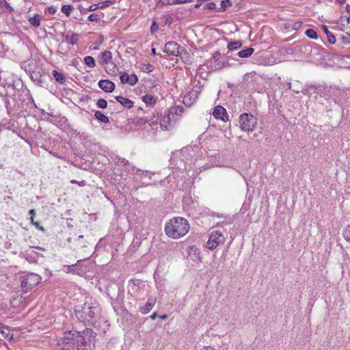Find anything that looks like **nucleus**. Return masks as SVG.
I'll list each match as a JSON object with an SVG mask.
<instances>
[{"instance_id":"1","label":"nucleus","mask_w":350,"mask_h":350,"mask_svg":"<svg viewBox=\"0 0 350 350\" xmlns=\"http://www.w3.org/2000/svg\"><path fill=\"white\" fill-rule=\"evenodd\" d=\"M95 333L91 329H84L83 332H75L68 334L63 342L70 343V340H74L77 350H92L94 347Z\"/></svg>"},{"instance_id":"2","label":"nucleus","mask_w":350,"mask_h":350,"mask_svg":"<svg viewBox=\"0 0 350 350\" xmlns=\"http://www.w3.org/2000/svg\"><path fill=\"white\" fill-rule=\"evenodd\" d=\"M75 312L80 321L88 324H94L98 318L100 309L96 303L85 302L82 306H77Z\"/></svg>"},{"instance_id":"3","label":"nucleus","mask_w":350,"mask_h":350,"mask_svg":"<svg viewBox=\"0 0 350 350\" xmlns=\"http://www.w3.org/2000/svg\"><path fill=\"white\" fill-rule=\"evenodd\" d=\"M189 228V224L186 219L174 217L165 224V230L169 237L178 239L185 235Z\"/></svg>"},{"instance_id":"4","label":"nucleus","mask_w":350,"mask_h":350,"mask_svg":"<svg viewBox=\"0 0 350 350\" xmlns=\"http://www.w3.org/2000/svg\"><path fill=\"white\" fill-rule=\"evenodd\" d=\"M322 89H323V90H326L329 94L330 97L332 98V99L335 102V103H338V104L342 103V101L345 99L346 96H347L345 91L344 90L337 88L336 87H332V86H330L328 88H323L321 86H319L317 88L315 86L310 85L306 90V92L305 94H312V92L315 93L319 91H322Z\"/></svg>"},{"instance_id":"5","label":"nucleus","mask_w":350,"mask_h":350,"mask_svg":"<svg viewBox=\"0 0 350 350\" xmlns=\"http://www.w3.org/2000/svg\"><path fill=\"white\" fill-rule=\"evenodd\" d=\"M239 123L243 131L250 132L256 127L257 118L252 113H244L240 115Z\"/></svg>"},{"instance_id":"6","label":"nucleus","mask_w":350,"mask_h":350,"mask_svg":"<svg viewBox=\"0 0 350 350\" xmlns=\"http://www.w3.org/2000/svg\"><path fill=\"white\" fill-rule=\"evenodd\" d=\"M41 278L36 273H30L21 278V287L22 291L26 293L31 290L34 286L39 284Z\"/></svg>"},{"instance_id":"7","label":"nucleus","mask_w":350,"mask_h":350,"mask_svg":"<svg viewBox=\"0 0 350 350\" xmlns=\"http://www.w3.org/2000/svg\"><path fill=\"white\" fill-rule=\"evenodd\" d=\"M202 90V85L198 82L183 98L185 105L190 107L195 103Z\"/></svg>"},{"instance_id":"8","label":"nucleus","mask_w":350,"mask_h":350,"mask_svg":"<svg viewBox=\"0 0 350 350\" xmlns=\"http://www.w3.org/2000/svg\"><path fill=\"white\" fill-rule=\"evenodd\" d=\"M225 237L222 232L217 230H213L209 235L208 240L206 242V247L209 250H214L219 245L224 244Z\"/></svg>"},{"instance_id":"9","label":"nucleus","mask_w":350,"mask_h":350,"mask_svg":"<svg viewBox=\"0 0 350 350\" xmlns=\"http://www.w3.org/2000/svg\"><path fill=\"white\" fill-rule=\"evenodd\" d=\"M163 51L168 55L179 56L182 58L183 51L186 52L185 49L179 45L177 42L174 41L167 42L164 46Z\"/></svg>"},{"instance_id":"10","label":"nucleus","mask_w":350,"mask_h":350,"mask_svg":"<svg viewBox=\"0 0 350 350\" xmlns=\"http://www.w3.org/2000/svg\"><path fill=\"white\" fill-rule=\"evenodd\" d=\"M2 100L3 101L8 115L12 116V113L18 107L17 100L14 96L10 98L7 94L2 96Z\"/></svg>"},{"instance_id":"11","label":"nucleus","mask_w":350,"mask_h":350,"mask_svg":"<svg viewBox=\"0 0 350 350\" xmlns=\"http://www.w3.org/2000/svg\"><path fill=\"white\" fill-rule=\"evenodd\" d=\"M327 55L326 51L319 46L311 49L310 52V58L315 62H319L323 60Z\"/></svg>"},{"instance_id":"12","label":"nucleus","mask_w":350,"mask_h":350,"mask_svg":"<svg viewBox=\"0 0 350 350\" xmlns=\"http://www.w3.org/2000/svg\"><path fill=\"white\" fill-rule=\"evenodd\" d=\"M171 113L166 112L164 113L161 119L160 120L159 124L162 130L169 131L174 126V124L172 123Z\"/></svg>"},{"instance_id":"13","label":"nucleus","mask_w":350,"mask_h":350,"mask_svg":"<svg viewBox=\"0 0 350 350\" xmlns=\"http://www.w3.org/2000/svg\"><path fill=\"white\" fill-rule=\"evenodd\" d=\"M213 116L215 117V118L221 119L224 122L228 120L227 111L226 109L221 106L215 107L213 112Z\"/></svg>"},{"instance_id":"14","label":"nucleus","mask_w":350,"mask_h":350,"mask_svg":"<svg viewBox=\"0 0 350 350\" xmlns=\"http://www.w3.org/2000/svg\"><path fill=\"white\" fill-rule=\"evenodd\" d=\"M98 86L106 92H112L115 88V83L108 79H101L98 81Z\"/></svg>"},{"instance_id":"15","label":"nucleus","mask_w":350,"mask_h":350,"mask_svg":"<svg viewBox=\"0 0 350 350\" xmlns=\"http://www.w3.org/2000/svg\"><path fill=\"white\" fill-rule=\"evenodd\" d=\"M13 334L11 329L5 325L0 323V340L7 339L12 340Z\"/></svg>"},{"instance_id":"16","label":"nucleus","mask_w":350,"mask_h":350,"mask_svg":"<svg viewBox=\"0 0 350 350\" xmlns=\"http://www.w3.org/2000/svg\"><path fill=\"white\" fill-rule=\"evenodd\" d=\"M156 299H157L155 297H149L146 305L139 308V311L142 314H147L149 311H150V310H152V308L154 306L156 303Z\"/></svg>"},{"instance_id":"17","label":"nucleus","mask_w":350,"mask_h":350,"mask_svg":"<svg viewBox=\"0 0 350 350\" xmlns=\"http://www.w3.org/2000/svg\"><path fill=\"white\" fill-rule=\"evenodd\" d=\"M116 100L127 109H131L133 107V102L127 98L117 96Z\"/></svg>"},{"instance_id":"18","label":"nucleus","mask_w":350,"mask_h":350,"mask_svg":"<svg viewBox=\"0 0 350 350\" xmlns=\"http://www.w3.org/2000/svg\"><path fill=\"white\" fill-rule=\"evenodd\" d=\"M142 100L147 105H153L156 103L157 97H154L150 94H146L142 97Z\"/></svg>"},{"instance_id":"19","label":"nucleus","mask_w":350,"mask_h":350,"mask_svg":"<svg viewBox=\"0 0 350 350\" xmlns=\"http://www.w3.org/2000/svg\"><path fill=\"white\" fill-rule=\"evenodd\" d=\"M79 35L77 33H72L70 36L66 35L64 36L65 40L70 42L71 44H75L79 40Z\"/></svg>"},{"instance_id":"20","label":"nucleus","mask_w":350,"mask_h":350,"mask_svg":"<svg viewBox=\"0 0 350 350\" xmlns=\"http://www.w3.org/2000/svg\"><path fill=\"white\" fill-rule=\"evenodd\" d=\"M100 57L103 60V64H109L112 59L111 52L109 51H105L101 53Z\"/></svg>"},{"instance_id":"21","label":"nucleus","mask_w":350,"mask_h":350,"mask_svg":"<svg viewBox=\"0 0 350 350\" xmlns=\"http://www.w3.org/2000/svg\"><path fill=\"white\" fill-rule=\"evenodd\" d=\"M254 49L252 47L247 48L244 50H241L238 53L239 57L241 58L249 57L254 53Z\"/></svg>"},{"instance_id":"22","label":"nucleus","mask_w":350,"mask_h":350,"mask_svg":"<svg viewBox=\"0 0 350 350\" xmlns=\"http://www.w3.org/2000/svg\"><path fill=\"white\" fill-rule=\"evenodd\" d=\"M40 19L41 16L38 14H35L33 17L29 18V22L32 26L38 27L40 25Z\"/></svg>"},{"instance_id":"23","label":"nucleus","mask_w":350,"mask_h":350,"mask_svg":"<svg viewBox=\"0 0 350 350\" xmlns=\"http://www.w3.org/2000/svg\"><path fill=\"white\" fill-rule=\"evenodd\" d=\"M94 116L98 120L100 121L101 122L108 123L109 122V118L100 111H96L94 113Z\"/></svg>"},{"instance_id":"24","label":"nucleus","mask_w":350,"mask_h":350,"mask_svg":"<svg viewBox=\"0 0 350 350\" xmlns=\"http://www.w3.org/2000/svg\"><path fill=\"white\" fill-rule=\"evenodd\" d=\"M232 5L230 0H222L221 2L220 8H217L218 12H224L228 8Z\"/></svg>"},{"instance_id":"25","label":"nucleus","mask_w":350,"mask_h":350,"mask_svg":"<svg viewBox=\"0 0 350 350\" xmlns=\"http://www.w3.org/2000/svg\"><path fill=\"white\" fill-rule=\"evenodd\" d=\"M53 75L57 82L62 84L65 83L66 78L61 72H59L58 71L54 70H53Z\"/></svg>"},{"instance_id":"26","label":"nucleus","mask_w":350,"mask_h":350,"mask_svg":"<svg viewBox=\"0 0 350 350\" xmlns=\"http://www.w3.org/2000/svg\"><path fill=\"white\" fill-rule=\"evenodd\" d=\"M83 60L84 63L88 66L90 68H94L96 66V62L92 56H85Z\"/></svg>"},{"instance_id":"27","label":"nucleus","mask_w":350,"mask_h":350,"mask_svg":"<svg viewBox=\"0 0 350 350\" xmlns=\"http://www.w3.org/2000/svg\"><path fill=\"white\" fill-rule=\"evenodd\" d=\"M242 46V42L241 41H235L232 42H229L228 44V49L230 51L237 50L239 49Z\"/></svg>"},{"instance_id":"28","label":"nucleus","mask_w":350,"mask_h":350,"mask_svg":"<svg viewBox=\"0 0 350 350\" xmlns=\"http://www.w3.org/2000/svg\"><path fill=\"white\" fill-rule=\"evenodd\" d=\"M184 109L181 106H176L173 109L170 110V113L174 118V115H181L182 113H183Z\"/></svg>"},{"instance_id":"29","label":"nucleus","mask_w":350,"mask_h":350,"mask_svg":"<svg viewBox=\"0 0 350 350\" xmlns=\"http://www.w3.org/2000/svg\"><path fill=\"white\" fill-rule=\"evenodd\" d=\"M305 33L310 39L317 40L318 38L317 33L313 29L306 30Z\"/></svg>"},{"instance_id":"30","label":"nucleus","mask_w":350,"mask_h":350,"mask_svg":"<svg viewBox=\"0 0 350 350\" xmlns=\"http://www.w3.org/2000/svg\"><path fill=\"white\" fill-rule=\"evenodd\" d=\"M73 7L70 5H64L62 7L61 11L64 13L67 16L70 15V12L72 10Z\"/></svg>"},{"instance_id":"31","label":"nucleus","mask_w":350,"mask_h":350,"mask_svg":"<svg viewBox=\"0 0 350 350\" xmlns=\"http://www.w3.org/2000/svg\"><path fill=\"white\" fill-rule=\"evenodd\" d=\"M345 239L350 243V225L347 226L342 232Z\"/></svg>"},{"instance_id":"32","label":"nucleus","mask_w":350,"mask_h":350,"mask_svg":"<svg viewBox=\"0 0 350 350\" xmlns=\"http://www.w3.org/2000/svg\"><path fill=\"white\" fill-rule=\"evenodd\" d=\"M96 105L98 108L105 109L107 106V102L103 98H100L98 100Z\"/></svg>"},{"instance_id":"33","label":"nucleus","mask_w":350,"mask_h":350,"mask_svg":"<svg viewBox=\"0 0 350 350\" xmlns=\"http://www.w3.org/2000/svg\"><path fill=\"white\" fill-rule=\"evenodd\" d=\"M326 36H327V40L329 44H334L336 43V39L335 36L332 33L328 32V33H327Z\"/></svg>"},{"instance_id":"34","label":"nucleus","mask_w":350,"mask_h":350,"mask_svg":"<svg viewBox=\"0 0 350 350\" xmlns=\"http://www.w3.org/2000/svg\"><path fill=\"white\" fill-rule=\"evenodd\" d=\"M129 84L131 85H135L138 81V78L136 75L132 74L131 75H129Z\"/></svg>"},{"instance_id":"35","label":"nucleus","mask_w":350,"mask_h":350,"mask_svg":"<svg viewBox=\"0 0 350 350\" xmlns=\"http://www.w3.org/2000/svg\"><path fill=\"white\" fill-rule=\"evenodd\" d=\"M153 70L154 66L150 64L144 65L143 68H142V70L145 72H150Z\"/></svg>"},{"instance_id":"36","label":"nucleus","mask_w":350,"mask_h":350,"mask_svg":"<svg viewBox=\"0 0 350 350\" xmlns=\"http://www.w3.org/2000/svg\"><path fill=\"white\" fill-rule=\"evenodd\" d=\"M120 81L122 83H129V75L126 72H123L120 75Z\"/></svg>"},{"instance_id":"37","label":"nucleus","mask_w":350,"mask_h":350,"mask_svg":"<svg viewBox=\"0 0 350 350\" xmlns=\"http://www.w3.org/2000/svg\"><path fill=\"white\" fill-rule=\"evenodd\" d=\"M111 3H112V2L111 0H107V1H103V2H100L98 3V8H105L108 7L110 5H111Z\"/></svg>"},{"instance_id":"38","label":"nucleus","mask_w":350,"mask_h":350,"mask_svg":"<svg viewBox=\"0 0 350 350\" xmlns=\"http://www.w3.org/2000/svg\"><path fill=\"white\" fill-rule=\"evenodd\" d=\"M159 118H156L155 117L151 118L148 120H146V121L150 125L154 126L157 125L159 123Z\"/></svg>"},{"instance_id":"39","label":"nucleus","mask_w":350,"mask_h":350,"mask_svg":"<svg viewBox=\"0 0 350 350\" xmlns=\"http://www.w3.org/2000/svg\"><path fill=\"white\" fill-rule=\"evenodd\" d=\"M4 7H6V8H9L10 10H12V8L10 6L9 3L5 0H0L1 12H2L3 8Z\"/></svg>"},{"instance_id":"40","label":"nucleus","mask_w":350,"mask_h":350,"mask_svg":"<svg viewBox=\"0 0 350 350\" xmlns=\"http://www.w3.org/2000/svg\"><path fill=\"white\" fill-rule=\"evenodd\" d=\"M204 9H208L211 10H216V4L214 2H210L204 5Z\"/></svg>"},{"instance_id":"41","label":"nucleus","mask_w":350,"mask_h":350,"mask_svg":"<svg viewBox=\"0 0 350 350\" xmlns=\"http://www.w3.org/2000/svg\"><path fill=\"white\" fill-rule=\"evenodd\" d=\"M215 67L217 69L221 68L225 66V62L224 61H221L219 59L215 60Z\"/></svg>"},{"instance_id":"42","label":"nucleus","mask_w":350,"mask_h":350,"mask_svg":"<svg viewBox=\"0 0 350 350\" xmlns=\"http://www.w3.org/2000/svg\"><path fill=\"white\" fill-rule=\"evenodd\" d=\"M88 20L91 22H98L99 21V18L97 14H92L88 16Z\"/></svg>"},{"instance_id":"43","label":"nucleus","mask_w":350,"mask_h":350,"mask_svg":"<svg viewBox=\"0 0 350 350\" xmlns=\"http://www.w3.org/2000/svg\"><path fill=\"white\" fill-rule=\"evenodd\" d=\"M340 40L342 44L347 45L350 44V36H342Z\"/></svg>"},{"instance_id":"44","label":"nucleus","mask_w":350,"mask_h":350,"mask_svg":"<svg viewBox=\"0 0 350 350\" xmlns=\"http://www.w3.org/2000/svg\"><path fill=\"white\" fill-rule=\"evenodd\" d=\"M302 25V22L301 21H297V22H295L293 25V29H295V30H298Z\"/></svg>"},{"instance_id":"45","label":"nucleus","mask_w":350,"mask_h":350,"mask_svg":"<svg viewBox=\"0 0 350 350\" xmlns=\"http://www.w3.org/2000/svg\"><path fill=\"white\" fill-rule=\"evenodd\" d=\"M83 235L79 236V237L77 239L78 246L85 247V245L83 244Z\"/></svg>"},{"instance_id":"46","label":"nucleus","mask_w":350,"mask_h":350,"mask_svg":"<svg viewBox=\"0 0 350 350\" xmlns=\"http://www.w3.org/2000/svg\"><path fill=\"white\" fill-rule=\"evenodd\" d=\"M33 226H35V227H36L37 229H38V230H41V231H42V232H44V227H43L42 226H40V224L38 222H37V221H36V222H33Z\"/></svg>"},{"instance_id":"47","label":"nucleus","mask_w":350,"mask_h":350,"mask_svg":"<svg viewBox=\"0 0 350 350\" xmlns=\"http://www.w3.org/2000/svg\"><path fill=\"white\" fill-rule=\"evenodd\" d=\"M183 3V0H172V1H169V5H175V4H181Z\"/></svg>"},{"instance_id":"48","label":"nucleus","mask_w":350,"mask_h":350,"mask_svg":"<svg viewBox=\"0 0 350 350\" xmlns=\"http://www.w3.org/2000/svg\"><path fill=\"white\" fill-rule=\"evenodd\" d=\"M98 8V4H93L88 8V11H94Z\"/></svg>"},{"instance_id":"49","label":"nucleus","mask_w":350,"mask_h":350,"mask_svg":"<svg viewBox=\"0 0 350 350\" xmlns=\"http://www.w3.org/2000/svg\"><path fill=\"white\" fill-rule=\"evenodd\" d=\"M19 300L17 298H14L12 300H11V305L12 307H16L18 306V302Z\"/></svg>"},{"instance_id":"50","label":"nucleus","mask_w":350,"mask_h":350,"mask_svg":"<svg viewBox=\"0 0 350 350\" xmlns=\"http://www.w3.org/2000/svg\"><path fill=\"white\" fill-rule=\"evenodd\" d=\"M119 161L124 165H127L129 163V161L127 160H126L125 159H123V158L121 159H120Z\"/></svg>"},{"instance_id":"51","label":"nucleus","mask_w":350,"mask_h":350,"mask_svg":"<svg viewBox=\"0 0 350 350\" xmlns=\"http://www.w3.org/2000/svg\"><path fill=\"white\" fill-rule=\"evenodd\" d=\"M49 13H50V14H55V12H56V9H55V8H53V7H50V8H49Z\"/></svg>"},{"instance_id":"52","label":"nucleus","mask_w":350,"mask_h":350,"mask_svg":"<svg viewBox=\"0 0 350 350\" xmlns=\"http://www.w3.org/2000/svg\"><path fill=\"white\" fill-rule=\"evenodd\" d=\"M200 350H215V349L213 347H211L210 346H206V347H204Z\"/></svg>"},{"instance_id":"53","label":"nucleus","mask_w":350,"mask_h":350,"mask_svg":"<svg viewBox=\"0 0 350 350\" xmlns=\"http://www.w3.org/2000/svg\"><path fill=\"white\" fill-rule=\"evenodd\" d=\"M29 214L31 215V216H33L34 217L36 215V211L34 209H31L29 211Z\"/></svg>"},{"instance_id":"54","label":"nucleus","mask_w":350,"mask_h":350,"mask_svg":"<svg viewBox=\"0 0 350 350\" xmlns=\"http://www.w3.org/2000/svg\"><path fill=\"white\" fill-rule=\"evenodd\" d=\"M157 317V312H154L151 316H150V318L152 320H154Z\"/></svg>"},{"instance_id":"55","label":"nucleus","mask_w":350,"mask_h":350,"mask_svg":"<svg viewBox=\"0 0 350 350\" xmlns=\"http://www.w3.org/2000/svg\"><path fill=\"white\" fill-rule=\"evenodd\" d=\"M323 29L324 30V32L325 33V34L327 35V33L328 32H330L329 30H328V28L327 26L324 25L323 26Z\"/></svg>"},{"instance_id":"56","label":"nucleus","mask_w":350,"mask_h":350,"mask_svg":"<svg viewBox=\"0 0 350 350\" xmlns=\"http://www.w3.org/2000/svg\"><path fill=\"white\" fill-rule=\"evenodd\" d=\"M220 55V53L219 51H216L214 54H213V57L215 58L217 56L219 55Z\"/></svg>"},{"instance_id":"57","label":"nucleus","mask_w":350,"mask_h":350,"mask_svg":"<svg viewBox=\"0 0 350 350\" xmlns=\"http://www.w3.org/2000/svg\"><path fill=\"white\" fill-rule=\"evenodd\" d=\"M151 52H152V53L153 55H156V54H157V53H156V49H155L154 48H152V49H151Z\"/></svg>"},{"instance_id":"58","label":"nucleus","mask_w":350,"mask_h":350,"mask_svg":"<svg viewBox=\"0 0 350 350\" xmlns=\"http://www.w3.org/2000/svg\"><path fill=\"white\" fill-rule=\"evenodd\" d=\"M337 2H338L340 4H342L345 3V0H336Z\"/></svg>"},{"instance_id":"59","label":"nucleus","mask_w":350,"mask_h":350,"mask_svg":"<svg viewBox=\"0 0 350 350\" xmlns=\"http://www.w3.org/2000/svg\"><path fill=\"white\" fill-rule=\"evenodd\" d=\"M155 23H153V25L151 26V31H153L154 29H157V27H154Z\"/></svg>"},{"instance_id":"60","label":"nucleus","mask_w":350,"mask_h":350,"mask_svg":"<svg viewBox=\"0 0 350 350\" xmlns=\"http://www.w3.org/2000/svg\"><path fill=\"white\" fill-rule=\"evenodd\" d=\"M155 23H153V25L151 26V31H153L154 29H157V27H154Z\"/></svg>"},{"instance_id":"61","label":"nucleus","mask_w":350,"mask_h":350,"mask_svg":"<svg viewBox=\"0 0 350 350\" xmlns=\"http://www.w3.org/2000/svg\"><path fill=\"white\" fill-rule=\"evenodd\" d=\"M155 23H153V25L151 26V31H153L154 29H157V27H154Z\"/></svg>"},{"instance_id":"62","label":"nucleus","mask_w":350,"mask_h":350,"mask_svg":"<svg viewBox=\"0 0 350 350\" xmlns=\"http://www.w3.org/2000/svg\"><path fill=\"white\" fill-rule=\"evenodd\" d=\"M33 218H34V217H33V216H31V217H30V221L32 224H33V222H35L33 220Z\"/></svg>"},{"instance_id":"63","label":"nucleus","mask_w":350,"mask_h":350,"mask_svg":"<svg viewBox=\"0 0 350 350\" xmlns=\"http://www.w3.org/2000/svg\"><path fill=\"white\" fill-rule=\"evenodd\" d=\"M167 317V315H166V314H163V315L161 316V319H165Z\"/></svg>"},{"instance_id":"64","label":"nucleus","mask_w":350,"mask_h":350,"mask_svg":"<svg viewBox=\"0 0 350 350\" xmlns=\"http://www.w3.org/2000/svg\"><path fill=\"white\" fill-rule=\"evenodd\" d=\"M200 5H201L200 3H196V4L195 5V7H196V8H200Z\"/></svg>"}]
</instances>
